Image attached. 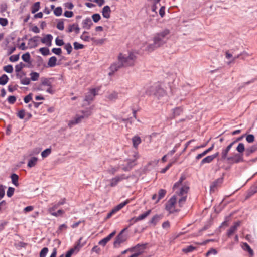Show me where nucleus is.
Listing matches in <instances>:
<instances>
[{"instance_id": "nucleus-16", "label": "nucleus", "mask_w": 257, "mask_h": 257, "mask_svg": "<svg viewBox=\"0 0 257 257\" xmlns=\"http://www.w3.org/2000/svg\"><path fill=\"white\" fill-rule=\"evenodd\" d=\"M52 39V36L51 34H47L44 38L41 39V42L43 43L46 44L48 46H50Z\"/></svg>"}, {"instance_id": "nucleus-63", "label": "nucleus", "mask_w": 257, "mask_h": 257, "mask_svg": "<svg viewBox=\"0 0 257 257\" xmlns=\"http://www.w3.org/2000/svg\"><path fill=\"white\" fill-rule=\"evenodd\" d=\"M16 100V98L14 96H10L8 98V101L10 104H14Z\"/></svg>"}, {"instance_id": "nucleus-12", "label": "nucleus", "mask_w": 257, "mask_h": 257, "mask_svg": "<svg viewBox=\"0 0 257 257\" xmlns=\"http://www.w3.org/2000/svg\"><path fill=\"white\" fill-rule=\"evenodd\" d=\"M127 239V236L124 235L122 232H120L119 234L116 237L115 240L114 242V245L116 247L117 245H119L121 243L125 242Z\"/></svg>"}, {"instance_id": "nucleus-53", "label": "nucleus", "mask_w": 257, "mask_h": 257, "mask_svg": "<svg viewBox=\"0 0 257 257\" xmlns=\"http://www.w3.org/2000/svg\"><path fill=\"white\" fill-rule=\"evenodd\" d=\"M59 207L57 204L53 205L52 207H50L48 211L52 215V213L55 212V210Z\"/></svg>"}, {"instance_id": "nucleus-47", "label": "nucleus", "mask_w": 257, "mask_h": 257, "mask_svg": "<svg viewBox=\"0 0 257 257\" xmlns=\"http://www.w3.org/2000/svg\"><path fill=\"white\" fill-rule=\"evenodd\" d=\"M87 33V32L84 31L80 37L81 39L85 41H89V37L86 35Z\"/></svg>"}, {"instance_id": "nucleus-11", "label": "nucleus", "mask_w": 257, "mask_h": 257, "mask_svg": "<svg viewBox=\"0 0 257 257\" xmlns=\"http://www.w3.org/2000/svg\"><path fill=\"white\" fill-rule=\"evenodd\" d=\"M134 157H135V159L132 161H129L127 162V165L126 166L122 167V169L124 171H130L135 165V160L139 157V155L138 153L135 152Z\"/></svg>"}, {"instance_id": "nucleus-61", "label": "nucleus", "mask_w": 257, "mask_h": 257, "mask_svg": "<svg viewBox=\"0 0 257 257\" xmlns=\"http://www.w3.org/2000/svg\"><path fill=\"white\" fill-rule=\"evenodd\" d=\"M19 58V55H14L10 56V57L9 58V60L11 62H16L18 60Z\"/></svg>"}, {"instance_id": "nucleus-41", "label": "nucleus", "mask_w": 257, "mask_h": 257, "mask_svg": "<svg viewBox=\"0 0 257 257\" xmlns=\"http://www.w3.org/2000/svg\"><path fill=\"white\" fill-rule=\"evenodd\" d=\"M183 112V109L181 107H177L173 110V114L175 116L180 115Z\"/></svg>"}, {"instance_id": "nucleus-4", "label": "nucleus", "mask_w": 257, "mask_h": 257, "mask_svg": "<svg viewBox=\"0 0 257 257\" xmlns=\"http://www.w3.org/2000/svg\"><path fill=\"white\" fill-rule=\"evenodd\" d=\"M161 89V83L157 82L152 85L149 88H148L146 93L149 95H154L155 96L157 95V94L159 93Z\"/></svg>"}, {"instance_id": "nucleus-17", "label": "nucleus", "mask_w": 257, "mask_h": 257, "mask_svg": "<svg viewBox=\"0 0 257 257\" xmlns=\"http://www.w3.org/2000/svg\"><path fill=\"white\" fill-rule=\"evenodd\" d=\"M151 210H149L148 211H146V212L142 214L141 215H139L137 217H133V220H134V222H136L137 221H139L140 220H142L144 219L145 218H146L151 213Z\"/></svg>"}, {"instance_id": "nucleus-26", "label": "nucleus", "mask_w": 257, "mask_h": 257, "mask_svg": "<svg viewBox=\"0 0 257 257\" xmlns=\"http://www.w3.org/2000/svg\"><path fill=\"white\" fill-rule=\"evenodd\" d=\"M57 60V58L55 56L50 57L48 62V66L50 67H53L56 66Z\"/></svg>"}, {"instance_id": "nucleus-13", "label": "nucleus", "mask_w": 257, "mask_h": 257, "mask_svg": "<svg viewBox=\"0 0 257 257\" xmlns=\"http://www.w3.org/2000/svg\"><path fill=\"white\" fill-rule=\"evenodd\" d=\"M240 222L239 221L235 222L234 224L228 229L227 231V236L230 237L233 234L237 231V228L240 226Z\"/></svg>"}, {"instance_id": "nucleus-38", "label": "nucleus", "mask_w": 257, "mask_h": 257, "mask_svg": "<svg viewBox=\"0 0 257 257\" xmlns=\"http://www.w3.org/2000/svg\"><path fill=\"white\" fill-rule=\"evenodd\" d=\"M39 51L44 56H46L50 54L49 50L46 47L41 48L39 49Z\"/></svg>"}, {"instance_id": "nucleus-52", "label": "nucleus", "mask_w": 257, "mask_h": 257, "mask_svg": "<svg viewBox=\"0 0 257 257\" xmlns=\"http://www.w3.org/2000/svg\"><path fill=\"white\" fill-rule=\"evenodd\" d=\"M21 83L23 85H29L30 83V79L25 77L21 80Z\"/></svg>"}, {"instance_id": "nucleus-18", "label": "nucleus", "mask_w": 257, "mask_h": 257, "mask_svg": "<svg viewBox=\"0 0 257 257\" xmlns=\"http://www.w3.org/2000/svg\"><path fill=\"white\" fill-rule=\"evenodd\" d=\"M118 98V93L116 91H113L108 93L106 96V98L110 101H114Z\"/></svg>"}, {"instance_id": "nucleus-14", "label": "nucleus", "mask_w": 257, "mask_h": 257, "mask_svg": "<svg viewBox=\"0 0 257 257\" xmlns=\"http://www.w3.org/2000/svg\"><path fill=\"white\" fill-rule=\"evenodd\" d=\"M73 31H74L76 34H78L80 32V28L78 26V24L77 23H74L73 24H70L68 26V30L67 32L68 33H71Z\"/></svg>"}, {"instance_id": "nucleus-5", "label": "nucleus", "mask_w": 257, "mask_h": 257, "mask_svg": "<svg viewBox=\"0 0 257 257\" xmlns=\"http://www.w3.org/2000/svg\"><path fill=\"white\" fill-rule=\"evenodd\" d=\"M99 91L98 89H91L86 94L84 101L89 104L93 100Z\"/></svg>"}, {"instance_id": "nucleus-39", "label": "nucleus", "mask_w": 257, "mask_h": 257, "mask_svg": "<svg viewBox=\"0 0 257 257\" xmlns=\"http://www.w3.org/2000/svg\"><path fill=\"white\" fill-rule=\"evenodd\" d=\"M40 8V2H36L32 7V13H35L37 12Z\"/></svg>"}, {"instance_id": "nucleus-21", "label": "nucleus", "mask_w": 257, "mask_h": 257, "mask_svg": "<svg viewBox=\"0 0 257 257\" xmlns=\"http://www.w3.org/2000/svg\"><path fill=\"white\" fill-rule=\"evenodd\" d=\"M93 23L90 18L85 19L82 22V27L83 28L89 30L92 25Z\"/></svg>"}, {"instance_id": "nucleus-15", "label": "nucleus", "mask_w": 257, "mask_h": 257, "mask_svg": "<svg viewBox=\"0 0 257 257\" xmlns=\"http://www.w3.org/2000/svg\"><path fill=\"white\" fill-rule=\"evenodd\" d=\"M115 231H113L111 233H110L108 236L103 238V239L99 241L98 244L100 245H102L103 246H105L106 243L112 238V237L115 234Z\"/></svg>"}, {"instance_id": "nucleus-49", "label": "nucleus", "mask_w": 257, "mask_h": 257, "mask_svg": "<svg viewBox=\"0 0 257 257\" xmlns=\"http://www.w3.org/2000/svg\"><path fill=\"white\" fill-rule=\"evenodd\" d=\"M48 252V249L47 247L43 248L40 253V257H45Z\"/></svg>"}, {"instance_id": "nucleus-7", "label": "nucleus", "mask_w": 257, "mask_h": 257, "mask_svg": "<svg viewBox=\"0 0 257 257\" xmlns=\"http://www.w3.org/2000/svg\"><path fill=\"white\" fill-rule=\"evenodd\" d=\"M133 249L132 252H134L129 257H138L141 255L145 249V244H137L135 247H132Z\"/></svg>"}, {"instance_id": "nucleus-50", "label": "nucleus", "mask_w": 257, "mask_h": 257, "mask_svg": "<svg viewBox=\"0 0 257 257\" xmlns=\"http://www.w3.org/2000/svg\"><path fill=\"white\" fill-rule=\"evenodd\" d=\"M92 18L93 21L96 23L100 20L101 16L99 14H95L92 16Z\"/></svg>"}, {"instance_id": "nucleus-40", "label": "nucleus", "mask_w": 257, "mask_h": 257, "mask_svg": "<svg viewBox=\"0 0 257 257\" xmlns=\"http://www.w3.org/2000/svg\"><path fill=\"white\" fill-rule=\"evenodd\" d=\"M51 153V149L47 148L41 153V156L43 158H46Z\"/></svg>"}, {"instance_id": "nucleus-30", "label": "nucleus", "mask_w": 257, "mask_h": 257, "mask_svg": "<svg viewBox=\"0 0 257 257\" xmlns=\"http://www.w3.org/2000/svg\"><path fill=\"white\" fill-rule=\"evenodd\" d=\"M37 161H38L37 158H36V157L31 158L29 160V161L28 163V166L30 168L34 167L36 164Z\"/></svg>"}, {"instance_id": "nucleus-24", "label": "nucleus", "mask_w": 257, "mask_h": 257, "mask_svg": "<svg viewBox=\"0 0 257 257\" xmlns=\"http://www.w3.org/2000/svg\"><path fill=\"white\" fill-rule=\"evenodd\" d=\"M94 106H92L89 108H86L85 110L81 111L82 114H83L88 118L92 114V110L93 109Z\"/></svg>"}, {"instance_id": "nucleus-56", "label": "nucleus", "mask_w": 257, "mask_h": 257, "mask_svg": "<svg viewBox=\"0 0 257 257\" xmlns=\"http://www.w3.org/2000/svg\"><path fill=\"white\" fill-rule=\"evenodd\" d=\"M160 198H161V190H160L158 191V196L156 194H154L152 197V199L153 200H155V199H157V200L156 201L155 203L158 202Z\"/></svg>"}, {"instance_id": "nucleus-60", "label": "nucleus", "mask_w": 257, "mask_h": 257, "mask_svg": "<svg viewBox=\"0 0 257 257\" xmlns=\"http://www.w3.org/2000/svg\"><path fill=\"white\" fill-rule=\"evenodd\" d=\"M74 49L76 50L82 49L84 47L83 45L78 43V42H74Z\"/></svg>"}, {"instance_id": "nucleus-45", "label": "nucleus", "mask_w": 257, "mask_h": 257, "mask_svg": "<svg viewBox=\"0 0 257 257\" xmlns=\"http://www.w3.org/2000/svg\"><path fill=\"white\" fill-rule=\"evenodd\" d=\"M54 14L57 16L61 15L62 13V9L60 7H57L54 11Z\"/></svg>"}, {"instance_id": "nucleus-42", "label": "nucleus", "mask_w": 257, "mask_h": 257, "mask_svg": "<svg viewBox=\"0 0 257 257\" xmlns=\"http://www.w3.org/2000/svg\"><path fill=\"white\" fill-rule=\"evenodd\" d=\"M245 55L246 56H249V54L246 52H243L241 53H240V54H238L237 55V56H235L231 61H230V62H228V64H230V63H233L234 62V61L235 60V59L239 58L240 56H241V55Z\"/></svg>"}, {"instance_id": "nucleus-3", "label": "nucleus", "mask_w": 257, "mask_h": 257, "mask_svg": "<svg viewBox=\"0 0 257 257\" xmlns=\"http://www.w3.org/2000/svg\"><path fill=\"white\" fill-rule=\"evenodd\" d=\"M161 45V35L159 34L156 35L153 39V44H149L145 50L148 52H152L156 48H159Z\"/></svg>"}, {"instance_id": "nucleus-64", "label": "nucleus", "mask_w": 257, "mask_h": 257, "mask_svg": "<svg viewBox=\"0 0 257 257\" xmlns=\"http://www.w3.org/2000/svg\"><path fill=\"white\" fill-rule=\"evenodd\" d=\"M32 99V94H29L28 95H27L26 97H25L24 99V101L26 103H28Z\"/></svg>"}, {"instance_id": "nucleus-43", "label": "nucleus", "mask_w": 257, "mask_h": 257, "mask_svg": "<svg viewBox=\"0 0 257 257\" xmlns=\"http://www.w3.org/2000/svg\"><path fill=\"white\" fill-rule=\"evenodd\" d=\"M236 150L239 153L245 151L244 144L242 143H239L236 148Z\"/></svg>"}, {"instance_id": "nucleus-32", "label": "nucleus", "mask_w": 257, "mask_h": 257, "mask_svg": "<svg viewBox=\"0 0 257 257\" xmlns=\"http://www.w3.org/2000/svg\"><path fill=\"white\" fill-rule=\"evenodd\" d=\"M229 151V150H228L226 148L223 149L222 150V152H221V159L222 160H227V158H228L227 157V155H228V153Z\"/></svg>"}, {"instance_id": "nucleus-20", "label": "nucleus", "mask_w": 257, "mask_h": 257, "mask_svg": "<svg viewBox=\"0 0 257 257\" xmlns=\"http://www.w3.org/2000/svg\"><path fill=\"white\" fill-rule=\"evenodd\" d=\"M257 151V144L252 145L245 149V155L246 156H250L252 153Z\"/></svg>"}, {"instance_id": "nucleus-48", "label": "nucleus", "mask_w": 257, "mask_h": 257, "mask_svg": "<svg viewBox=\"0 0 257 257\" xmlns=\"http://www.w3.org/2000/svg\"><path fill=\"white\" fill-rule=\"evenodd\" d=\"M65 49L66 50L68 54H70L72 51V47L70 43H67L65 45Z\"/></svg>"}, {"instance_id": "nucleus-10", "label": "nucleus", "mask_w": 257, "mask_h": 257, "mask_svg": "<svg viewBox=\"0 0 257 257\" xmlns=\"http://www.w3.org/2000/svg\"><path fill=\"white\" fill-rule=\"evenodd\" d=\"M227 160L231 163H237L243 161V158L242 155L235 154L233 156L228 157Z\"/></svg>"}, {"instance_id": "nucleus-62", "label": "nucleus", "mask_w": 257, "mask_h": 257, "mask_svg": "<svg viewBox=\"0 0 257 257\" xmlns=\"http://www.w3.org/2000/svg\"><path fill=\"white\" fill-rule=\"evenodd\" d=\"M162 226L164 229L168 230L170 228V223L168 221H165L162 224Z\"/></svg>"}, {"instance_id": "nucleus-6", "label": "nucleus", "mask_w": 257, "mask_h": 257, "mask_svg": "<svg viewBox=\"0 0 257 257\" xmlns=\"http://www.w3.org/2000/svg\"><path fill=\"white\" fill-rule=\"evenodd\" d=\"M128 178V176H126L125 174H123L120 175H117L114 178H112L109 180L110 184L109 186L111 187H113L117 185V184L124 179Z\"/></svg>"}, {"instance_id": "nucleus-58", "label": "nucleus", "mask_w": 257, "mask_h": 257, "mask_svg": "<svg viewBox=\"0 0 257 257\" xmlns=\"http://www.w3.org/2000/svg\"><path fill=\"white\" fill-rule=\"evenodd\" d=\"M52 52L53 53H54V54H55L56 55H60L61 54V53H62L61 49L60 48H53L52 50Z\"/></svg>"}, {"instance_id": "nucleus-23", "label": "nucleus", "mask_w": 257, "mask_h": 257, "mask_svg": "<svg viewBox=\"0 0 257 257\" xmlns=\"http://www.w3.org/2000/svg\"><path fill=\"white\" fill-rule=\"evenodd\" d=\"M242 247L244 251L248 252L250 256H252L253 255L254 252L253 250L247 243H243Z\"/></svg>"}, {"instance_id": "nucleus-34", "label": "nucleus", "mask_w": 257, "mask_h": 257, "mask_svg": "<svg viewBox=\"0 0 257 257\" xmlns=\"http://www.w3.org/2000/svg\"><path fill=\"white\" fill-rule=\"evenodd\" d=\"M31 77L30 80L35 81H37L39 78V74L36 72H32L30 74Z\"/></svg>"}, {"instance_id": "nucleus-37", "label": "nucleus", "mask_w": 257, "mask_h": 257, "mask_svg": "<svg viewBox=\"0 0 257 257\" xmlns=\"http://www.w3.org/2000/svg\"><path fill=\"white\" fill-rule=\"evenodd\" d=\"M18 178H19L18 176L16 174H13L11 175V179H12V183L16 186H18Z\"/></svg>"}, {"instance_id": "nucleus-51", "label": "nucleus", "mask_w": 257, "mask_h": 257, "mask_svg": "<svg viewBox=\"0 0 257 257\" xmlns=\"http://www.w3.org/2000/svg\"><path fill=\"white\" fill-rule=\"evenodd\" d=\"M4 70L7 73H12L13 71V68L12 65H9L4 67Z\"/></svg>"}, {"instance_id": "nucleus-25", "label": "nucleus", "mask_w": 257, "mask_h": 257, "mask_svg": "<svg viewBox=\"0 0 257 257\" xmlns=\"http://www.w3.org/2000/svg\"><path fill=\"white\" fill-rule=\"evenodd\" d=\"M132 199H127L124 202H122L116 206L114 209L117 212L129 203Z\"/></svg>"}, {"instance_id": "nucleus-28", "label": "nucleus", "mask_w": 257, "mask_h": 257, "mask_svg": "<svg viewBox=\"0 0 257 257\" xmlns=\"http://www.w3.org/2000/svg\"><path fill=\"white\" fill-rule=\"evenodd\" d=\"M257 192V184L252 186L248 191L247 197H250Z\"/></svg>"}, {"instance_id": "nucleus-8", "label": "nucleus", "mask_w": 257, "mask_h": 257, "mask_svg": "<svg viewBox=\"0 0 257 257\" xmlns=\"http://www.w3.org/2000/svg\"><path fill=\"white\" fill-rule=\"evenodd\" d=\"M87 118L83 114L82 115L76 114L75 117L68 122V125L70 128L73 126L80 123L83 119Z\"/></svg>"}, {"instance_id": "nucleus-22", "label": "nucleus", "mask_w": 257, "mask_h": 257, "mask_svg": "<svg viewBox=\"0 0 257 257\" xmlns=\"http://www.w3.org/2000/svg\"><path fill=\"white\" fill-rule=\"evenodd\" d=\"M133 147L137 148L138 145L141 143V139L138 136H135L132 138Z\"/></svg>"}, {"instance_id": "nucleus-35", "label": "nucleus", "mask_w": 257, "mask_h": 257, "mask_svg": "<svg viewBox=\"0 0 257 257\" xmlns=\"http://www.w3.org/2000/svg\"><path fill=\"white\" fill-rule=\"evenodd\" d=\"M196 249V247L192 245L187 246V247L182 249V251L185 253L191 252Z\"/></svg>"}, {"instance_id": "nucleus-9", "label": "nucleus", "mask_w": 257, "mask_h": 257, "mask_svg": "<svg viewBox=\"0 0 257 257\" xmlns=\"http://www.w3.org/2000/svg\"><path fill=\"white\" fill-rule=\"evenodd\" d=\"M50 79H48L46 78H41V84L43 86L47 87V88L46 89V92L50 94H53L54 93V91L52 89V85L51 82H50Z\"/></svg>"}, {"instance_id": "nucleus-55", "label": "nucleus", "mask_w": 257, "mask_h": 257, "mask_svg": "<svg viewBox=\"0 0 257 257\" xmlns=\"http://www.w3.org/2000/svg\"><path fill=\"white\" fill-rule=\"evenodd\" d=\"M119 167H111L107 171L108 173L111 174H114L116 172L118 171Z\"/></svg>"}, {"instance_id": "nucleus-44", "label": "nucleus", "mask_w": 257, "mask_h": 257, "mask_svg": "<svg viewBox=\"0 0 257 257\" xmlns=\"http://www.w3.org/2000/svg\"><path fill=\"white\" fill-rule=\"evenodd\" d=\"M25 64L22 62L20 63L15 66V71L17 72H19L24 67Z\"/></svg>"}, {"instance_id": "nucleus-57", "label": "nucleus", "mask_w": 257, "mask_h": 257, "mask_svg": "<svg viewBox=\"0 0 257 257\" xmlns=\"http://www.w3.org/2000/svg\"><path fill=\"white\" fill-rule=\"evenodd\" d=\"M15 189L12 187H9L7 192V195L9 197H11L14 194Z\"/></svg>"}, {"instance_id": "nucleus-27", "label": "nucleus", "mask_w": 257, "mask_h": 257, "mask_svg": "<svg viewBox=\"0 0 257 257\" xmlns=\"http://www.w3.org/2000/svg\"><path fill=\"white\" fill-rule=\"evenodd\" d=\"M79 245L77 244L74 248L70 249L67 252L65 257H71L73 253L74 252L75 250L79 249Z\"/></svg>"}, {"instance_id": "nucleus-36", "label": "nucleus", "mask_w": 257, "mask_h": 257, "mask_svg": "<svg viewBox=\"0 0 257 257\" xmlns=\"http://www.w3.org/2000/svg\"><path fill=\"white\" fill-rule=\"evenodd\" d=\"M222 182V179H218L215 181H214L210 186V189L212 190L214 188H216L218 184H221Z\"/></svg>"}, {"instance_id": "nucleus-29", "label": "nucleus", "mask_w": 257, "mask_h": 257, "mask_svg": "<svg viewBox=\"0 0 257 257\" xmlns=\"http://www.w3.org/2000/svg\"><path fill=\"white\" fill-rule=\"evenodd\" d=\"M158 5L160 6V0H154V4L152 7V11L155 13V14H152V16L153 17L155 16V15L157 14L156 10L158 8Z\"/></svg>"}, {"instance_id": "nucleus-33", "label": "nucleus", "mask_w": 257, "mask_h": 257, "mask_svg": "<svg viewBox=\"0 0 257 257\" xmlns=\"http://www.w3.org/2000/svg\"><path fill=\"white\" fill-rule=\"evenodd\" d=\"M213 157H212L211 155L208 156L201 160V164L203 165L205 163H210L213 161Z\"/></svg>"}, {"instance_id": "nucleus-54", "label": "nucleus", "mask_w": 257, "mask_h": 257, "mask_svg": "<svg viewBox=\"0 0 257 257\" xmlns=\"http://www.w3.org/2000/svg\"><path fill=\"white\" fill-rule=\"evenodd\" d=\"M246 140L248 143H252L254 140V136L253 135H248L246 137Z\"/></svg>"}, {"instance_id": "nucleus-2", "label": "nucleus", "mask_w": 257, "mask_h": 257, "mask_svg": "<svg viewBox=\"0 0 257 257\" xmlns=\"http://www.w3.org/2000/svg\"><path fill=\"white\" fill-rule=\"evenodd\" d=\"M136 59V56L133 52L129 53L128 55L120 54L118 57V61L114 63L110 67L111 72H109V75H112L122 67L133 66Z\"/></svg>"}, {"instance_id": "nucleus-46", "label": "nucleus", "mask_w": 257, "mask_h": 257, "mask_svg": "<svg viewBox=\"0 0 257 257\" xmlns=\"http://www.w3.org/2000/svg\"><path fill=\"white\" fill-rule=\"evenodd\" d=\"M23 60L26 62H29L30 59V55L29 53L23 54L22 56Z\"/></svg>"}, {"instance_id": "nucleus-1", "label": "nucleus", "mask_w": 257, "mask_h": 257, "mask_svg": "<svg viewBox=\"0 0 257 257\" xmlns=\"http://www.w3.org/2000/svg\"><path fill=\"white\" fill-rule=\"evenodd\" d=\"M184 179L185 177L181 176L173 186V190L175 191L177 195L173 196L165 206L166 210L170 213L178 211L186 200L189 187L186 184L182 185Z\"/></svg>"}, {"instance_id": "nucleus-59", "label": "nucleus", "mask_w": 257, "mask_h": 257, "mask_svg": "<svg viewBox=\"0 0 257 257\" xmlns=\"http://www.w3.org/2000/svg\"><path fill=\"white\" fill-rule=\"evenodd\" d=\"M25 111L24 109L20 110L17 113V116L20 119H23L25 117Z\"/></svg>"}, {"instance_id": "nucleus-31", "label": "nucleus", "mask_w": 257, "mask_h": 257, "mask_svg": "<svg viewBox=\"0 0 257 257\" xmlns=\"http://www.w3.org/2000/svg\"><path fill=\"white\" fill-rule=\"evenodd\" d=\"M9 78L6 74H3L0 77V85H4L8 81Z\"/></svg>"}, {"instance_id": "nucleus-19", "label": "nucleus", "mask_w": 257, "mask_h": 257, "mask_svg": "<svg viewBox=\"0 0 257 257\" xmlns=\"http://www.w3.org/2000/svg\"><path fill=\"white\" fill-rule=\"evenodd\" d=\"M111 10L108 6H105L102 9V13L103 17L108 19L110 17Z\"/></svg>"}]
</instances>
